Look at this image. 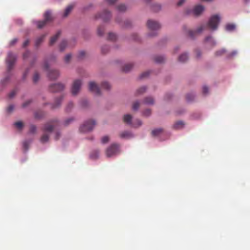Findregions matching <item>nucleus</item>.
Instances as JSON below:
<instances>
[{
	"instance_id": "1",
	"label": "nucleus",
	"mask_w": 250,
	"mask_h": 250,
	"mask_svg": "<svg viewBox=\"0 0 250 250\" xmlns=\"http://www.w3.org/2000/svg\"><path fill=\"white\" fill-rule=\"evenodd\" d=\"M60 124L57 120H52L45 123L42 128L43 134L41 137V142L45 143L48 142L50 133L53 131L57 130Z\"/></svg>"
},
{
	"instance_id": "2",
	"label": "nucleus",
	"mask_w": 250,
	"mask_h": 250,
	"mask_svg": "<svg viewBox=\"0 0 250 250\" xmlns=\"http://www.w3.org/2000/svg\"><path fill=\"white\" fill-rule=\"evenodd\" d=\"M220 18L217 15L211 17L207 25H202L196 31L189 30L188 31V35L191 38H194L197 33H201L206 26L208 27L211 30H214L217 28Z\"/></svg>"
},
{
	"instance_id": "3",
	"label": "nucleus",
	"mask_w": 250,
	"mask_h": 250,
	"mask_svg": "<svg viewBox=\"0 0 250 250\" xmlns=\"http://www.w3.org/2000/svg\"><path fill=\"white\" fill-rule=\"evenodd\" d=\"M120 146L117 144H112L106 150L107 157H110L120 152Z\"/></svg>"
},
{
	"instance_id": "4",
	"label": "nucleus",
	"mask_w": 250,
	"mask_h": 250,
	"mask_svg": "<svg viewBox=\"0 0 250 250\" xmlns=\"http://www.w3.org/2000/svg\"><path fill=\"white\" fill-rule=\"evenodd\" d=\"M96 125L94 120H88L85 122L80 127V130L82 132H87L91 131Z\"/></svg>"
},
{
	"instance_id": "5",
	"label": "nucleus",
	"mask_w": 250,
	"mask_h": 250,
	"mask_svg": "<svg viewBox=\"0 0 250 250\" xmlns=\"http://www.w3.org/2000/svg\"><path fill=\"white\" fill-rule=\"evenodd\" d=\"M16 56L11 52H9L7 55V57L6 60L7 69L8 71H10L15 62L16 60Z\"/></svg>"
},
{
	"instance_id": "6",
	"label": "nucleus",
	"mask_w": 250,
	"mask_h": 250,
	"mask_svg": "<svg viewBox=\"0 0 250 250\" xmlns=\"http://www.w3.org/2000/svg\"><path fill=\"white\" fill-rule=\"evenodd\" d=\"M44 20L43 21H37V25L38 28H42L47 22L50 21L52 20L51 13L50 11H46L44 14Z\"/></svg>"
},
{
	"instance_id": "7",
	"label": "nucleus",
	"mask_w": 250,
	"mask_h": 250,
	"mask_svg": "<svg viewBox=\"0 0 250 250\" xmlns=\"http://www.w3.org/2000/svg\"><path fill=\"white\" fill-rule=\"evenodd\" d=\"M44 68L48 70V77L52 80L57 79L60 76V72L58 70L50 69L48 70V65L46 62L44 63Z\"/></svg>"
},
{
	"instance_id": "8",
	"label": "nucleus",
	"mask_w": 250,
	"mask_h": 250,
	"mask_svg": "<svg viewBox=\"0 0 250 250\" xmlns=\"http://www.w3.org/2000/svg\"><path fill=\"white\" fill-rule=\"evenodd\" d=\"M132 116L130 114H126L124 116V122L128 125H132L133 127H137L142 125L141 121L139 120L135 121L133 123H131Z\"/></svg>"
},
{
	"instance_id": "9",
	"label": "nucleus",
	"mask_w": 250,
	"mask_h": 250,
	"mask_svg": "<svg viewBox=\"0 0 250 250\" xmlns=\"http://www.w3.org/2000/svg\"><path fill=\"white\" fill-rule=\"evenodd\" d=\"M147 26L152 31H156L161 27V25L158 22L151 20H148Z\"/></svg>"
},
{
	"instance_id": "10",
	"label": "nucleus",
	"mask_w": 250,
	"mask_h": 250,
	"mask_svg": "<svg viewBox=\"0 0 250 250\" xmlns=\"http://www.w3.org/2000/svg\"><path fill=\"white\" fill-rule=\"evenodd\" d=\"M82 85V82L80 80H75L72 84L71 92L73 95H76L79 92Z\"/></svg>"
},
{
	"instance_id": "11",
	"label": "nucleus",
	"mask_w": 250,
	"mask_h": 250,
	"mask_svg": "<svg viewBox=\"0 0 250 250\" xmlns=\"http://www.w3.org/2000/svg\"><path fill=\"white\" fill-rule=\"evenodd\" d=\"M64 88V85L61 83H57L51 84L49 86V90L52 92L61 91Z\"/></svg>"
},
{
	"instance_id": "12",
	"label": "nucleus",
	"mask_w": 250,
	"mask_h": 250,
	"mask_svg": "<svg viewBox=\"0 0 250 250\" xmlns=\"http://www.w3.org/2000/svg\"><path fill=\"white\" fill-rule=\"evenodd\" d=\"M89 90L97 95L101 94L99 87L97 84L93 82H91L89 83Z\"/></svg>"
},
{
	"instance_id": "13",
	"label": "nucleus",
	"mask_w": 250,
	"mask_h": 250,
	"mask_svg": "<svg viewBox=\"0 0 250 250\" xmlns=\"http://www.w3.org/2000/svg\"><path fill=\"white\" fill-rule=\"evenodd\" d=\"M111 18V13L106 11H104L102 14H98L96 15V19L101 18L104 21H108Z\"/></svg>"
},
{
	"instance_id": "14",
	"label": "nucleus",
	"mask_w": 250,
	"mask_h": 250,
	"mask_svg": "<svg viewBox=\"0 0 250 250\" xmlns=\"http://www.w3.org/2000/svg\"><path fill=\"white\" fill-rule=\"evenodd\" d=\"M204 10V7L201 5L196 6L193 10L194 15L196 16L199 15Z\"/></svg>"
},
{
	"instance_id": "15",
	"label": "nucleus",
	"mask_w": 250,
	"mask_h": 250,
	"mask_svg": "<svg viewBox=\"0 0 250 250\" xmlns=\"http://www.w3.org/2000/svg\"><path fill=\"white\" fill-rule=\"evenodd\" d=\"M61 35V31H59L57 32V33L52 37L50 39V42H49V45H52L58 40V38Z\"/></svg>"
},
{
	"instance_id": "16",
	"label": "nucleus",
	"mask_w": 250,
	"mask_h": 250,
	"mask_svg": "<svg viewBox=\"0 0 250 250\" xmlns=\"http://www.w3.org/2000/svg\"><path fill=\"white\" fill-rule=\"evenodd\" d=\"M133 64L131 63L125 64L122 68V71L124 72H129L133 67Z\"/></svg>"
},
{
	"instance_id": "17",
	"label": "nucleus",
	"mask_w": 250,
	"mask_h": 250,
	"mask_svg": "<svg viewBox=\"0 0 250 250\" xmlns=\"http://www.w3.org/2000/svg\"><path fill=\"white\" fill-rule=\"evenodd\" d=\"M120 136L121 138L128 139L133 137L131 133L129 131H124L120 133Z\"/></svg>"
},
{
	"instance_id": "18",
	"label": "nucleus",
	"mask_w": 250,
	"mask_h": 250,
	"mask_svg": "<svg viewBox=\"0 0 250 250\" xmlns=\"http://www.w3.org/2000/svg\"><path fill=\"white\" fill-rule=\"evenodd\" d=\"M185 125V124L182 121H178L176 122L174 125H173V128L176 129H179L182 128Z\"/></svg>"
},
{
	"instance_id": "19",
	"label": "nucleus",
	"mask_w": 250,
	"mask_h": 250,
	"mask_svg": "<svg viewBox=\"0 0 250 250\" xmlns=\"http://www.w3.org/2000/svg\"><path fill=\"white\" fill-rule=\"evenodd\" d=\"M206 43L210 45L211 46H213L215 45V42L210 36L208 37L205 39Z\"/></svg>"
},
{
	"instance_id": "20",
	"label": "nucleus",
	"mask_w": 250,
	"mask_h": 250,
	"mask_svg": "<svg viewBox=\"0 0 250 250\" xmlns=\"http://www.w3.org/2000/svg\"><path fill=\"white\" fill-rule=\"evenodd\" d=\"M144 104H149V105L153 104L154 103V100L152 97H146L144 99Z\"/></svg>"
},
{
	"instance_id": "21",
	"label": "nucleus",
	"mask_w": 250,
	"mask_h": 250,
	"mask_svg": "<svg viewBox=\"0 0 250 250\" xmlns=\"http://www.w3.org/2000/svg\"><path fill=\"white\" fill-rule=\"evenodd\" d=\"M188 59V56L187 54L184 53L181 54L178 58V60L179 62H185Z\"/></svg>"
},
{
	"instance_id": "22",
	"label": "nucleus",
	"mask_w": 250,
	"mask_h": 250,
	"mask_svg": "<svg viewBox=\"0 0 250 250\" xmlns=\"http://www.w3.org/2000/svg\"><path fill=\"white\" fill-rule=\"evenodd\" d=\"M73 8V5H70L68 6H67L65 10L64 13L63 14V17H67L69 14L70 12L72 11Z\"/></svg>"
},
{
	"instance_id": "23",
	"label": "nucleus",
	"mask_w": 250,
	"mask_h": 250,
	"mask_svg": "<svg viewBox=\"0 0 250 250\" xmlns=\"http://www.w3.org/2000/svg\"><path fill=\"white\" fill-rule=\"evenodd\" d=\"M163 129L158 128V129H154L153 130H152L151 133L153 136H157L159 135V134H161L163 132Z\"/></svg>"
},
{
	"instance_id": "24",
	"label": "nucleus",
	"mask_w": 250,
	"mask_h": 250,
	"mask_svg": "<svg viewBox=\"0 0 250 250\" xmlns=\"http://www.w3.org/2000/svg\"><path fill=\"white\" fill-rule=\"evenodd\" d=\"M62 99V97H60L59 98L57 99L55 102V103L53 105V108H55L58 107L60 105Z\"/></svg>"
},
{
	"instance_id": "25",
	"label": "nucleus",
	"mask_w": 250,
	"mask_h": 250,
	"mask_svg": "<svg viewBox=\"0 0 250 250\" xmlns=\"http://www.w3.org/2000/svg\"><path fill=\"white\" fill-rule=\"evenodd\" d=\"M67 43L66 41H62L60 44V51H63L67 46Z\"/></svg>"
},
{
	"instance_id": "26",
	"label": "nucleus",
	"mask_w": 250,
	"mask_h": 250,
	"mask_svg": "<svg viewBox=\"0 0 250 250\" xmlns=\"http://www.w3.org/2000/svg\"><path fill=\"white\" fill-rule=\"evenodd\" d=\"M45 35H42L41 36H40L39 38H38L36 41V45L37 46L39 45L43 41L45 38Z\"/></svg>"
},
{
	"instance_id": "27",
	"label": "nucleus",
	"mask_w": 250,
	"mask_h": 250,
	"mask_svg": "<svg viewBox=\"0 0 250 250\" xmlns=\"http://www.w3.org/2000/svg\"><path fill=\"white\" fill-rule=\"evenodd\" d=\"M154 60L156 62L162 63L164 61L165 58L163 56H158L155 57Z\"/></svg>"
},
{
	"instance_id": "28",
	"label": "nucleus",
	"mask_w": 250,
	"mask_h": 250,
	"mask_svg": "<svg viewBox=\"0 0 250 250\" xmlns=\"http://www.w3.org/2000/svg\"><path fill=\"white\" fill-rule=\"evenodd\" d=\"M101 86L103 88L106 90L109 89L111 87L110 84L106 82H103L101 84Z\"/></svg>"
},
{
	"instance_id": "29",
	"label": "nucleus",
	"mask_w": 250,
	"mask_h": 250,
	"mask_svg": "<svg viewBox=\"0 0 250 250\" xmlns=\"http://www.w3.org/2000/svg\"><path fill=\"white\" fill-rule=\"evenodd\" d=\"M146 89V88L145 86H142L138 89L136 91L137 95H140L144 93Z\"/></svg>"
},
{
	"instance_id": "30",
	"label": "nucleus",
	"mask_w": 250,
	"mask_h": 250,
	"mask_svg": "<svg viewBox=\"0 0 250 250\" xmlns=\"http://www.w3.org/2000/svg\"><path fill=\"white\" fill-rule=\"evenodd\" d=\"M235 26L233 24H228L226 26V29L227 31H232L235 29Z\"/></svg>"
},
{
	"instance_id": "31",
	"label": "nucleus",
	"mask_w": 250,
	"mask_h": 250,
	"mask_svg": "<svg viewBox=\"0 0 250 250\" xmlns=\"http://www.w3.org/2000/svg\"><path fill=\"white\" fill-rule=\"evenodd\" d=\"M99 151L98 150H94L90 154V157L93 159H96L99 156Z\"/></svg>"
},
{
	"instance_id": "32",
	"label": "nucleus",
	"mask_w": 250,
	"mask_h": 250,
	"mask_svg": "<svg viewBox=\"0 0 250 250\" xmlns=\"http://www.w3.org/2000/svg\"><path fill=\"white\" fill-rule=\"evenodd\" d=\"M104 32V27L103 26H99L97 29V33L99 36H102Z\"/></svg>"
},
{
	"instance_id": "33",
	"label": "nucleus",
	"mask_w": 250,
	"mask_h": 250,
	"mask_svg": "<svg viewBox=\"0 0 250 250\" xmlns=\"http://www.w3.org/2000/svg\"><path fill=\"white\" fill-rule=\"evenodd\" d=\"M117 36L116 34L112 33H109L108 36V39L110 41H115L116 39Z\"/></svg>"
},
{
	"instance_id": "34",
	"label": "nucleus",
	"mask_w": 250,
	"mask_h": 250,
	"mask_svg": "<svg viewBox=\"0 0 250 250\" xmlns=\"http://www.w3.org/2000/svg\"><path fill=\"white\" fill-rule=\"evenodd\" d=\"M117 9L120 12H124L126 10V7L125 4H120L118 6Z\"/></svg>"
},
{
	"instance_id": "35",
	"label": "nucleus",
	"mask_w": 250,
	"mask_h": 250,
	"mask_svg": "<svg viewBox=\"0 0 250 250\" xmlns=\"http://www.w3.org/2000/svg\"><path fill=\"white\" fill-rule=\"evenodd\" d=\"M152 8L154 11L157 12L161 9V6L160 4H155L152 6Z\"/></svg>"
},
{
	"instance_id": "36",
	"label": "nucleus",
	"mask_w": 250,
	"mask_h": 250,
	"mask_svg": "<svg viewBox=\"0 0 250 250\" xmlns=\"http://www.w3.org/2000/svg\"><path fill=\"white\" fill-rule=\"evenodd\" d=\"M226 50L224 49H221L217 51L215 54L216 56H220L224 54Z\"/></svg>"
},
{
	"instance_id": "37",
	"label": "nucleus",
	"mask_w": 250,
	"mask_h": 250,
	"mask_svg": "<svg viewBox=\"0 0 250 250\" xmlns=\"http://www.w3.org/2000/svg\"><path fill=\"white\" fill-rule=\"evenodd\" d=\"M40 79V76H39V74L37 73V72H36L34 75V76H33V82L35 83H36L37 82H38V81Z\"/></svg>"
},
{
	"instance_id": "38",
	"label": "nucleus",
	"mask_w": 250,
	"mask_h": 250,
	"mask_svg": "<svg viewBox=\"0 0 250 250\" xmlns=\"http://www.w3.org/2000/svg\"><path fill=\"white\" fill-rule=\"evenodd\" d=\"M43 115V113L42 111L36 112L35 114V117L37 119H40L42 118Z\"/></svg>"
},
{
	"instance_id": "39",
	"label": "nucleus",
	"mask_w": 250,
	"mask_h": 250,
	"mask_svg": "<svg viewBox=\"0 0 250 250\" xmlns=\"http://www.w3.org/2000/svg\"><path fill=\"white\" fill-rule=\"evenodd\" d=\"M109 140V138L107 136H105L102 137L101 139V142L103 144H104L107 143Z\"/></svg>"
},
{
	"instance_id": "40",
	"label": "nucleus",
	"mask_w": 250,
	"mask_h": 250,
	"mask_svg": "<svg viewBox=\"0 0 250 250\" xmlns=\"http://www.w3.org/2000/svg\"><path fill=\"white\" fill-rule=\"evenodd\" d=\"M17 93V90L14 89L8 94V97L10 99L13 98Z\"/></svg>"
},
{
	"instance_id": "41",
	"label": "nucleus",
	"mask_w": 250,
	"mask_h": 250,
	"mask_svg": "<svg viewBox=\"0 0 250 250\" xmlns=\"http://www.w3.org/2000/svg\"><path fill=\"white\" fill-rule=\"evenodd\" d=\"M194 96L193 94H191V93L188 94L186 96L187 100L188 101H192L194 99Z\"/></svg>"
},
{
	"instance_id": "42",
	"label": "nucleus",
	"mask_w": 250,
	"mask_h": 250,
	"mask_svg": "<svg viewBox=\"0 0 250 250\" xmlns=\"http://www.w3.org/2000/svg\"><path fill=\"white\" fill-rule=\"evenodd\" d=\"M109 47L107 45H105L102 47V52L104 54L106 53L109 50Z\"/></svg>"
},
{
	"instance_id": "43",
	"label": "nucleus",
	"mask_w": 250,
	"mask_h": 250,
	"mask_svg": "<svg viewBox=\"0 0 250 250\" xmlns=\"http://www.w3.org/2000/svg\"><path fill=\"white\" fill-rule=\"evenodd\" d=\"M140 104L138 102H135L132 105V109L134 110H137L139 107Z\"/></svg>"
},
{
	"instance_id": "44",
	"label": "nucleus",
	"mask_w": 250,
	"mask_h": 250,
	"mask_svg": "<svg viewBox=\"0 0 250 250\" xmlns=\"http://www.w3.org/2000/svg\"><path fill=\"white\" fill-rule=\"evenodd\" d=\"M149 73H150V72L148 71H146V72L143 73L140 75V79H143V78H146V77H147L149 75Z\"/></svg>"
},
{
	"instance_id": "45",
	"label": "nucleus",
	"mask_w": 250,
	"mask_h": 250,
	"mask_svg": "<svg viewBox=\"0 0 250 250\" xmlns=\"http://www.w3.org/2000/svg\"><path fill=\"white\" fill-rule=\"evenodd\" d=\"M14 125L19 129H21L23 126V123L21 122H16Z\"/></svg>"
},
{
	"instance_id": "46",
	"label": "nucleus",
	"mask_w": 250,
	"mask_h": 250,
	"mask_svg": "<svg viewBox=\"0 0 250 250\" xmlns=\"http://www.w3.org/2000/svg\"><path fill=\"white\" fill-rule=\"evenodd\" d=\"M30 142L27 141H25L23 143V146L25 150H27L29 147V146Z\"/></svg>"
},
{
	"instance_id": "47",
	"label": "nucleus",
	"mask_w": 250,
	"mask_h": 250,
	"mask_svg": "<svg viewBox=\"0 0 250 250\" xmlns=\"http://www.w3.org/2000/svg\"><path fill=\"white\" fill-rule=\"evenodd\" d=\"M71 58V54H67L66 55L64 58V61L66 63H68Z\"/></svg>"
},
{
	"instance_id": "48",
	"label": "nucleus",
	"mask_w": 250,
	"mask_h": 250,
	"mask_svg": "<svg viewBox=\"0 0 250 250\" xmlns=\"http://www.w3.org/2000/svg\"><path fill=\"white\" fill-rule=\"evenodd\" d=\"M36 130V127L34 125H31L30 127V132L31 133H34Z\"/></svg>"
},
{
	"instance_id": "49",
	"label": "nucleus",
	"mask_w": 250,
	"mask_h": 250,
	"mask_svg": "<svg viewBox=\"0 0 250 250\" xmlns=\"http://www.w3.org/2000/svg\"><path fill=\"white\" fill-rule=\"evenodd\" d=\"M85 55V52L84 51H81L79 53L78 57L80 59H82Z\"/></svg>"
},
{
	"instance_id": "50",
	"label": "nucleus",
	"mask_w": 250,
	"mask_h": 250,
	"mask_svg": "<svg viewBox=\"0 0 250 250\" xmlns=\"http://www.w3.org/2000/svg\"><path fill=\"white\" fill-rule=\"evenodd\" d=\"M208 88L206 86H204L203 87V93L204 94L206 95L208 94Z\"/></svg>"
},
{
	"instance_id": "51",
	"label": "nucleus",
	"mask_w": 250,
	"mask_h": 250,
	"mask_svg": "<svg viewBox=\"0 0 250 250\" xmlns=\"http://www.w3.org/2000/svg\"><path fill=\"white\" fill-rule=\"evenodd\" d=\"M31 103V100H28V101H26L22 104V107L25 108V107H27Z\"/></svg>"
},
{
	"instance_id": "52",
	"label": "nucleus",
	"mask_w": 250,
	"mask_h": 250,
	"mask_svg": "<svg viewBox=\"0 0 250 250\" xmlns=\"http://www.w3.org/2000/svg\"><path fill=\"white\" fill-rule=\"evenodd\" d=\"M14 109V105H10L8 106L7 108V111L8 113H11Z\"/></svg>"
},
{
	"instance_id": "53",
	"label": "nucleus",
	"mask_w": 250,
	"mask_h": 250,
	"mask_svg": "<svg viewBox=\"0 0 250 250\" xmlns=\"http://www.w3.org/2000/svg\"><path fill=\"white\" fill-rule=\"evenodd\" d=\"M143 114L145 116H148L151 114V110L150 109H146L144 112Z\"/></svg>"
},
{
	"instance_id": "54",
	"label": "nucleus",
	"mask_w": 250,
	"mask_h": 250,
	"mask_svg": "<svg viewBox=\"0 0 250 250\" xmlns=\"http://www.w3.org/2000/svg\"><path fill=\"white\" fill-rule=\"evenodd\" d=\"M30 54L29 51H26L23 55V58L24 59L27 58Z\"/></svg>"
},
{
	"instance_id": "55",
	"label": "nucleus",
	"mask_w": 250,
	"mask_h": 250,
	"mask_svg": "<svg viewBox=\"0 0 250 250\" xmlns=\"http://www.w3.org/2000/svg\"><path fill=\"white\" fill-rule=\"evenodd\" d=\"M60 136H61V135H60V132L57 131L55 135L54 139L55 140H58L60 138Z\"/></svg>"
},
{
	"instance_id": "56",
	"label": "nucleus",
	"mask_w": 250,
	"mask_h": 250,
	"mask_svg": "<svg viewBox=\"0 0 250 250\" xmlns=\"http://www.w3.org/2000/svg\"><path fill=\"white\" fill-rule=\"evenodd\" d=\"M110 5L114 4L117 0H105Z\"/></svg>"
},
{
	"instance_id": "57",
	"label": "nucleus",
	"mask_w": 250,
	"mask_h": 250,
	"mask_svg": "<svg viewBox=\"0 0 250 250\" xmlns=\"http://www.w3.org/2000/svg\"><path fill=\"white\" fill-rule=\"evenodd\" d=\"M73 106V104L72 102H70L67 106L66 110L67 111L69 110Z\"/></svg>"
},
{
	"instance_id": "58",
	"label": "nucleus",
	"mask_w": 250,
	"mask_h": 250,
	"mask_svg": "<svg viewBox=\"0 0 250 250\" xmlns=\"http://www.w3.org/2000/svg\"><path fill=\"white\" fill-rule=\"evenodd\" d=\"M29 43V41L28 40H26L23 43L22 46L23 47H26L27 45H28Z\"/></svg>"
},
{
	"instance_id": "59",
	"label": "nucleus",
	"mask_w": 250,
	"mask_h": 250,
	"mask_svg": "<svg viewBox=\"0 0 250 250\" xmlns=\"http://www.w3.org/2000/svg\"><path fill=\"white\" fill-rule=\"evenodd\" d=\"M73 119L72 118H69V119H67L65 122H64V124L65 125H67L69 124L70 122H72L73 121Z\"/></svg>"
},
{
	"instance_id": "60",
	"label": "nucleus",
	"mask_w": 250,
	"mask_h": 250,
	"mask_svg": "<svg viewBox=\"0 0 250 250\" xmlns=\"http://www.w3.org/2000/svg\"><path fill=\"white\" fill-rule=\"evenodd\" d=\"M185 2V0H179V1L177 3L178 6H181L183 4V3Z\"/></svg>"
},
{
	"instance_id": "61",
	"label": "nucleus",
	"mask_w": 250,
	"mask_h": 250,
	"mask_svg": "<svg viewBox=\"0 0 250 250\" xmlns=\"http://www.w3.org/2000/svg\"><path fill=\"white\" fill-rule=\"evenodd\" d=\"M17 41H18V40L17 39H13L12 41H11V42H10V44L11 45H14L15 43H16L17 42Z\"/></svg>"
},
{
	"instance_id": "62",
	"label": "nucleus",
	"mask_w": 250,
	"mask_h": 250,
	"mask_svg": "<svg viewBox=\"0 0 250 250\" xmlns=\"http://www.w3.org/2000/svg\"><path fill=\"white\" fill-rule=\"evenodd\" d=\"M196 57L197 58L200 57L201 56V53H200V50H196Z\"/></svg>"
},
{
	"instance_id": "63",
	"label": "nucleus",
	"mask_w": 250,
	"mask_h": 250,
	"mask_svg": "<svg viewBox=\"0 0 250 250\" xmlns=\"http://www.w3.org/2000/svg\"><path fill=\"white\" fill-rule=\"evenodd\" d=\"M125 27H128L129 26V24H130V21H126L125 22Z\"/></svg>"
},
{
	"instance_id": "64",
	"label": "nucleus",
	"mask_w": 250,
	"mask_h": 250,
	"mask_svg": "<svg viewBox=\"0 0 250 250\" xmlns=\"http://www.w3.org/2000/svg\"><path fill=\"white\" fill-rule=\"evenodd\" d=\"M148 35L150 37H153V36H154L156 35V33L155 32L153 33V34L149 33L148 34Z\"/></svg>"
}]
</instances>
